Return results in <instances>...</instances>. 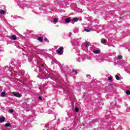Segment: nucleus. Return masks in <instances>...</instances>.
I'll list each match as a JSON object with an SVG mask.
<instances>
[{"mask_svg":"<svg viewBox=\"0 0 130 130\" xmlns=\"http://www.w3.org/2000/svg\"><path fill=\"white\" fill-rule=\"evenodd\" d=\"M9 113H13V112H14V110H9Z\"/></svg>","mask_w":130,"mask_h":130,"instance_id":"nucleus-18","label":"nucleus"},{"mask_svg":"<svg viewBox=\"0 0 130 130\" xmlns=\"http://www.w3.org/2000/svg\"><path fill=\"white\" fill-rule=\"evenodd\" d=\"M38 40L39 41H40V42H42V40H43V39H42V38L41 37H39L38 39Z\"/></svg>","mask_w":130,"mask_h":130,"instance_id":"nucleus-11","label":"nucleus"},{"mask_svg":"<svg viewBox=\"0 0 130 130\" xmlns=\"http://www.w3.org/2000/svg\"><path fill=\"white\" fill-rule=\"evenodd\" d=\"M126 94H127V95H130V91L129 90H127L126 91Z\"/></svg>","mask_w":130,"mask_h":130,"instance_id":"nucleus-16","label":"nucleus"},{"mask_svg":"<svg viewBox=\"0 0 130 130\" xmlns=\"http://www.w3.org/2000/svg\"><path fill=\"white\" fill-rule=\"evenodd\" d=\"M12 94L15 96V97H18V98H20V97L22 96V95L19 93L16 92H13Z\"/></svg>","mask_w":130,"mask_h":130,"instance_id":"nucleus-2","label":"nucleus"},{"mask_svg":"<svg viewBox=\"0 0 130 130\" xmlns=\"http://www.w3.org/2000/svg\"><path fill=\"white\" fill-rule=\"evenodd\" d=\"M84 31H86V32H90V31H91V30L90 29H85Z\"/></svg>","mask_w":130,"mask_h":130,"instance_id":"nucleus-17","label":"nucleus"},{"mask_svg":"<svg viewBox=\"0 0 130 130\" xmlns=\"http://www.w3.org/2000/svg\"><path fill=\"white\" fill-rule=\"evenodd\" d=\"M115 78L116 80H117L118 81H119L120 80V79L119 78V77L117 76V75L115 76Z\"/></svg>","mask_w":130,"mask_h":130,"instance_id":"nucleus-15","label":"nucleus"},{"mask_svg":"<svg viewBox=\"0 0 130 130\" xmlns=\"http://www.w3.org/2000/svg\"><path fill=\"white\" fill-rule=\"evenodd\" d=\"M108 80H109V81H111V80H112V77H109L108 78Z\"/></svg>","mask_w":130,"mask_h":130,"instance_id":"nucleus-20","label":"nucleus"},{"mask_svg":"<svg viewBox=\"0 0 130 130\" xmlns=\"http://www.w3.org/2000/svg\"><path fill=\"white\" fill-rule=\"evenodd\" d=\"M87 78H91V75H87Z\"/></svg>","mask_w":130,"mask_h":130,"instance_id":"nucleus-23","label":"nucleus"},{"mask_svg":"<svg viewBox=\"0 0 130 130\" xmlns=\"http://www.w3.org/2000/svg\"><path fill=\"white\" fill-rule=\"evenodd\" d=\"M73 21H74V22H78V21H79V18L77 17L73 18Z\"/></svg>","mask_w":130,"mask_h":130,"instance_id":"nucleus-8","label":"nucleus"},{"mask_svg":"<svg viewBox=\"0 0 130 130\" xmlns=\"http://www.w3.org/2000/svg\"><path fill=\"white\" fill-rule=\"evenodd\" d=\"M41 66L42 67H44V65L43 64H42Z\"/></svg>","mask_w":130,"mask_h":130,"instance_id":"nucleus-26","label":"nucleus"},{"mask_svg":"<svg viewBox=\"0 0 130 130\" xmlns=\"http://www.w3.org/2000/svg\"><path fill=\"white\" fill-rule=\"evenodd\" d=\"M10 125H11V124H10V123H7L5 124V126H6V127L10 126Z\"/></svg>","mask_w":130,"mask_h":130,"instance_id":"nucleus-13","label":"nucleus"},{"mask_svg":"<svg viewBox=\"0 0 130 130\" xmlns=\"http://www.w3.org/2000/svg\"><path fill=\"white\" fill-rule=\"evenodd\" d=\"M93 53L95 54H99L100 53V50H94L93 51Z\"/></svg>","mask_w":130,"mask_h":130,"instance_id":"nucleus-4","label":"nucleus"},{"mask_svg":"<svg viewBox=\"0 0 130 130\" xmlns=\"http://www.w3.org/2000/svg\"><path fill=\"white\" fill-rule=\"evenodd\" d=\"M75 112H79V108L77 107H75Z\"/></svg>","mask_w":130,"mask_h":130,"instance_id":"nucleus-14","label":"nucleus"},{"mask_svg":"<svg viewBox=\"0 0 130 130\" xmlns=\"http://www.w3.org/2000/svg\"><path fill=\"white\" fill-rule=\"evenodd\" d=\"M5 96H6V92H2L1 93V97H5Z\"/></svg>","mask_w":130,"mask_h":130,"instance_id":"nucleus-10","label":"nucleus"},{"mask_svg":"<svg viewBox=\"0 0 130 130\" xmlns=\"http://www.w3.org/2000/svg\"><path fill=\"white\" fill-rule=\"evenodd\" d=\"M38 69H39V70H40V68L39 67H38Z\"/></svg>","mask_w":130,"mask_h":130,"instance_id":"nucleus-28","label":"nucleus"},{"mask_svg":"<svg viewBox=\"0 0 130 130\" xmlns=\"http://www.w3.org/2000/svg\"><path fill=\"white\" fill-rule=\"evenodd\" d=\"M5 119H6V118L4 117H2L0 118V122H5Z\"/></svg>","mask_w":130,"mask_h":130,"instance_id":"nucleus-6","label":"nucleus"},{"mask_svg":"<svg viewBox=\"0 0 130 130\" xmlns=\"http://www.w3.org/2000/svg\"><path fill=\"white\" fill-rule=\"evenodd\" d=\"M44 40H45L46 41H47V39L45 38V39H44Z\"/></svg>","mask_w":130,"mask_h":130,"instance_id":"nucleus-25","label":"nucleus"},{"mask_svg":"<svg viewBox=\"0 0 130 130\" xmlns=\"http://www.w3.org/2000/svg\"><path fill=\"white\" fill-rule=\"evenodd\" d=\"M86 47H89V44L88 43L85 44Z\"/></svg>","mask_w":130,"mask_h":130,"instance_id":"nucleus-22","label":"nucleus"},{"mask_svg":"<svg viewBox=\"0 0 130 130\" xmlns=\"http://www.w3.org/2000/svg\"><path fill=\"white\" fill-rule=\"evenodd\" d=\"M39 100H42V98L41 96H39Z\"/></svg>","mask_w":130,"mask_h":130,"instance_id":"nucleus-24","label":"nucleus"},{"mask_svg":"<svg viewBox=\"0 0 130 130\" xmlns=\"http://www.w3.org/2000/svg\"><path fill=\"white\" fill-rule=\"evenodd\" d=\"M11 18H13V15H11Z\"/></svg>","mask_w":130,"mask_h":130,"instance_id":"nucleus-27","label":"nucleus"},{"mask_svg":"<svg viewBox=\"0 0 130 130\" xmlns=\"http://www.w3.org/2000/svg\"><path fill=\"white\" fill-rule=\"evenodd\" d=\"M56 52H57L59 55H61L62 53H63V47H61L59 48L56 50Z\"/></svg>","mask_w":130,"mask_h":130,"instance_id":"nucleus-1","label":"nucleus"},{"mask_svg":"<svg viewBox=\"0 0 130 130\" xmlns=\"http://www.w3.org/2000/svg\"><path fill=\"white\" fill-rule=\"evenodd\" d=\"M0 14L4 15V14H6V11L4 10H0Z\"/></svg>","mask_w":130,"mask_h":130,"instance_id":"nucleus-9","label":"nucleus"},{"mask_svg":"<svg viewBox=\"0 0 130 130\" xmlns=\"http://www.w3.org/2000/svg\"><path fill=\"white\" fill-rule=\"evenodd\" d=\"M117 58H118V59H121L122 58V56H121L120 55H118Z\"/></svg>","mask_w":130,"mask_h":130,"instance_id":"nucleus-12","label":"nucleus"},{"mask_svg":"<svg viewBox=\"0 0 130 130\" xmlns=\"http://www.w3.org/2000/svg\"><path fill=\"white\" fill-rule=\"evenodd\" d=\"M54 22H55V23L57 22V19L54 18Z\"/></svg>","mask_w":130,"mask_h":130,"instance_id":"nucleus-21","label":"nucleus"},{"mask_svg":"<svg viewBox=\"0 0 130 130\" xmlns=\"http://www.w3.org/2000/svg\"><path fill=\"white\" fill-rule=\"evenodd\" d=\"M10 39L11 40H17V36L15 35H13L11 37H10Z\"/></svg>","mask_w":130,"mask_h":130,"instance_id":"nucleus-3","label":"nucleus"},{"mask_svg":"<svg viewBox=\"0 0 130 130\" xmlns=\"http://www.w3.org/2000/svg\"><path fill=\"white\" fill-rule=\"evenodd\" d=\"M66 23H70L71 22V19L70 18H66L65 19Z\"/></svg>","mask_w":130,"mask_h":130,"instance_id":"nucleus-7","label":"nucleus"},{"mask_svg":"<svg viewBox=\"0 0 130 130\" xmlns=\"http://www.w3.org/2000/svg\"><path fill=\"white\" fill-rule=\"evenodd\" d=\"M101 43H102L103 44H105V43H106V40L105 39H102Z\"/></svg>","mask_w":130,"mask_h":130,"instance_id":"nucleus-5","label":"nucleus"},{"mask_svg":"<svg viewBox=\"0 0 130 130\" xmlns=\"http://www.w3.org/2000/svg\"><path fill=\"white\" fill-rule=\"evenodd\" d=\"M72 71L74 73H77L78 72V70L75 69H73Z\"/></svg>","mask_w":130,"mask_h":130,"instance_id":"nucleus-19","label":"nucleus"}]
</instances>
